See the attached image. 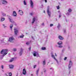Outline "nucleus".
<instances>
[{
    "label": "nucleus",
    "mask_w": 76,
    "mask_h": 76,
    "mask_svg": "<svg viewBox=\"0 0 76 76\" xmlns=\"http://www.w3.org/2000/svg\"><path fill=\"white\" fill-rule=\"evenodd\" d=\"M7 49H5V50H2L1 52V54H3V55H2V56H1L0 57H1H1H2V58H3V57L4 56H6L7 54Z\"/></svg>",
    "instance_id": "nucleus-1"
},
{
    "label": "nucleus",
    "mask_w": 76,
    "mask_h": 76,
    "mask_svg": "<svg viewBox=\"0 0 76 76\" xmlns=\"http://www.w3.org/2000/svg\"><path fill=\"white\" fill-rule=\"evenodd\" d=\"M47 12L49 17L51 16V11H50V7H48Z\"/></svg>",
    "instance_id": "nucleus-2"
},
{
    "label": "nucleus",
    "mask_w": 76,
    "mask_h": 76,
    "mask_svg": "<svg viewBox=\"0 0 76 76\" xmlns=\"http://www.w3.org/2000/svg\"><path fill=\"white\" fill-rule=\"evenodd\" d=\"M68 12H67L66 13V15H67V16H69L70 15V12H72V10L70 8L68 9Z\"/></svg>",
    "instance_id": "nucleus-3"
},
{
    "label": "nucleus",
    "mask_w": 76,
    "mask_h": 76,
    "mask_svg": "<svg viewBox=\"0 0 76 76\" xmlns=\"http://www.w3.org/2000/svg\"><path fill=\"white\" fill-rule=\"evenodd\" d=\"M73 63H72V61H69V64L68 65L69 69H70V68H71V67L72 66V64Z\"/></svg>",
    "instance_id": "nucleus-4"
},
{
    "label": "nucleus",
    "mask_w": 76,
    "mask_h": 76,
    "mask_svg": "<svg viewBox=\"0 0 76 76\" xmlns=\"http://www.w3.org/2000/svg\"><path fill=\"white\" fill-rule=\"evenodd\" d=\"M14 33L15 35H18L17 34L19 33V30L16 28H14Z\"/></svg>",
    "instance_id": "nucleus-5"
},
{
    "label": "nucleus",
    "mask_w": 76,
    "mask_h": 76,
    "mask_svg": "<svg viewBox=\"0 0 76 76\" xmlns=\"http://www.w3.org/2000/svg\"><path fill=\"white\" fill-rule=\"evenodd\" d=\"M33 54L34 57H35L36 56L37 57H39L38 53V52H34L33 53Z\"/></svg>",
    "instance_id": "nucleus-6"
},
{
    "label": "nucleus",
    "mask_w": 76,
    "mask_h": 76,
    "mask_svg": "<svg viewBox=\"0 0 76 76\" xmlns=\"http://www.w3.org/2000/svg\"><path fill=\"white\" fill-rule=\"evenodd\" d=\"M1 3L3 4H6L7 3V2L6 0H1Z\"/></svg>",
    "instance_id": "nucleus-7"
},
{
    "label": "nucleus",
    "mask_w": 76,
    "mask_h": 76,
    "mask_svg": "<svg viewBox=\"0 0 76 76\" xmlns=\"http://www.w3.org/2000/svg\"><path fill=\"white\" fill-rule=\"evenodd\" d=\"M10 19V21L11 22V23H13L15 25H16V23L15 22H14L13 20H12V18H9Z\"/></svg>",
    "instance_id": "nucleus-8"
},
{
    "label": "nucleus",
    "mask_w": 76,
    "mask_h": 76,
    "mask_svg": "<svg viewBox=\"0 0 76 76\" xmlns=\"http://www.w3.org/2000/svg\"><path fill=\"white\" fill-rule=\"evenodd\" d=\"M51 57L52 58H54L55 60H56L57 63H58V61H57V60L56 58L55 57V56H54V55H53V53H51Z\"/></svg>",
    "instance_id": "nucleus-9"
},
{
    "label": "nucleus",
    "mask_w": 76,
    "mask_h": 76,
    "mask_svg": "<svg viewBox=\"0 0 76 76\" xmlns=\"http://www.w3.org/2000/svg\"><path fill=\"white\" fill-rule=\"evenodd\" d=\"M30 3L31 7L32 8H33V7H34V3H33V1H32V0H30Z\"/></svg>",
    "instance_id": "nucleus-10"
},
{
    "label": "nucleus",
    "mask_w": 76,
    "mask_h": 76,
    "mask_svg": "<svg viewBox=\"0 0 76 76\" xmlns=\"http://www.w3.org/2000/svg\"><path fill=\"white\" fill-rule=\"evenodd\" d=\"M15 39L13 37H10L8 41L10 42H12L13 40H14Z\"/></svg>",
    "instance_id": "nucleus-11"
},
{
    "label": "nucleus",
    "mask_w": 76,
    "mask_h": 76,
    "mask_svg": "<svg viewBox=\"0 0 76 76\" xmlns=\"http://www.w3.org/2000/svg\"><path fill=\"white\" fill-rule=\"evenodd\" d=\"M23 74L24 75H25L26 74V70L25 69H23Z\"/></svg>",
    "instance_id": "nucleus-12"
},
{
    "label": "nucleus",
    "mask_w": 76,
    "mask_h": 76,
    "mask_svg": "<svg viewBox=\"0 0 76 76\" xmlns=\"http://www.w3.org/2000/svg\"><path fill=\"white\" fill-rule=\"evenodd\" d=\"M12 15L13 16H16V15H17V14H16V11H14L13 12Z\"/></svg>",
    "instance_id": "nucleus-13"
},
{
    "label": "nucleus",
    "mask_w": 76,
    "mask_h": 76,
    "mask_svg": "<svg viewBox=\"0 0 76 76\" xmlns=\"http://www.w3.org/2000/svg\"><path fill=\"white\" fill-rule=\"evenodd\" d=\"M19 13L20 15H22L23 14V11L20 10H19Z\"/></svg>",
    "instance_id": "nucleus-14"
},
{
    "label": "nucleus",
    "mask_w": 76,
    "mask_h": 76,
    "mask_svg": "<svg viewBox=\"0 0 76 76\" xmlns=\"http://www.w3.org/2000/svg\"><path fill=\"white\" fill-rule=\"evenodd\" d=\"M23 51V49H22L21 48L20 49V53H19V54L20 55V56H21V55H22V52Z\"/></svg>",
    "instance_id": "nucleus-15"
},
{
    "label": "nucleus",
    "mask_w": 76,
    "mask_h": 76,
    "mask_svg": "<svg viewBox=\"0 0 76 76\" xmlns=\"http://www.w3.org/2000/svg\"><path fill=\"white\" fill-rule=\"evenodd\" d=\"M58 38L59 39H60V40H63V39H64V38H63V37H62L61 36H59L58 37Z\"/></svg>",
    "instance_id": "nucleus-16"
},
{
    "label": "nucleus",
    "mask_w": 76,
    "mask_h": 76,
    "mask_svg": "<svg viewBox=\"0 0 76 76\" xmlns=\"http://www.w3.org/2000/svg\"><path fill=\"white\" fill-rule=\"evenodd\" d=\"M35 20H36V18H33V21L32 22V24L35 22Z\"/></svg>",
    "instance_id": "nucleus-17"
},
{
    "label": "nucleus",
    "mask_w": 76,
    "mask_h": 76,
    "mask_svg": "<svg viewBox=\"0 0 76 76\" xmlns=\"http://www.w3.org/2000/svg\"><path fill=\"white\" fill-rule=\"evenodd\" d=\"M10 69H13L14 66L13 65L10 64L9 65Z\"/></svg>",
    "instance_id": "nucleus-18"
},
{
    "label": "nucleus",
    "mask_w": 76,
    "mask_h": 76,
    "mask_svg": "<svg viewBox=\"0 0 76 76\" xmlns=\"http://www.w3.org/2000/svg\"><path fill=\"white\" fill-rule=\"evenodd\" d=\"M13 24H11L10 25V27L11 29H12V28H13Z\"/></svg>",
    "instance_id": "nucleus-19"
},
{
    "label": "nucleus",
    "mask_w": 76,
    "mask_h": 76,
    "mask_svg": "<svg viewBox=\"0 0 76 76\" xmlns=\"http://www.w3.org/2000/svg\"><path fill=\"white\" fill-rule=\"evenodd\" d=\"M14 59H15V58H12L9 61V62H12V61H13Z\"/></svg>",
    "instance_id": "nucleus-20"
},
{
    "label": "nucleus",
    "mask_w": 76,
    "mask_h": 76,
    "mask_svg": "<svg viewBox=\"0 0 76 76\" xmlns=\"http://www.w3.org/2000/svg\"><path fill=\"white\" fill-rule=\"evenodd\" d=\"M4 18L1 17V22H3L4 20Z\"/></svg>",
    "instance_id": "nucleus-21"
},
{
    "label": "nucleus",
    "mask_w": 76,
    "mask_h": 76,
    "mask_svg": "<svg viewBox=\"0 0 76 76\" xmlns=\"http://www.w3.org/2000/svg\"><path fill=\"white\" fill-rule=\"evenodd\" d=\"M62 42L59 41L58 43V45H61V44H62Z\"/></svg>",
    "instance_id": "nucleus-22"
},
{
    "label": "nucleus",
    "mask_w": 76,
    "mask_h": 76,
    "mask_svg": "<svg viewBox=\"0 0 76 76\" xmlns=\"http://www.w3.org/2000/svg\"><path fill=\"white\" fill-rule=\"evenodd\" d=\"M39 69H38L37 71H36V74H37V75H38V72H39Z\"/></svg>",
    "instance_id": "nucleus-23"
},
{
    "label": "nucleus",
    "mask_w": 76,
    "mask_h": 76,
    "mask_svg": "<svg viewBox=\"0 0 76 76\" xmlns=\"http://www.w3.org/2000/svg\"><path fill=\"white\" fill-rule=\"evenodd\" d=\"M58 12L59 13V18H61V13H60L59 11H58Z\"/></svg>",
    "instance_id": "nucleus-24"
},
{
    "label": "nucleus",
    "mask_w": 76,
    "mask_h": 76,
    "mask_svg": "<svg viewBox=\"0 0 76 76\" xmlns=\"http://www.w3.org/2000/svg\"><path fill=\"white\" fill-rule=\"evenodd\" d=\"M45 62H46V61L45 60H44L43 62V65H45Z\"/></svg>",
    "instance_id": "nucleus-25"
},
{
    "label": "nucleus",
    "mask_w": 76,
    "mask_h": 76,
    "mask_svg": "<svg viewBox=\"0 0 76 76\" xmlns=\"http://www.w3.org/2000/svg\"><path fill=\"white\" fill-rule=\"evenodd\" d=\"M60 23H58L57 26V28L58 29H59V28H60Z\"/></svg>",
    "instance_id": "nucleus-26"
},
{
    "label": "nucleus",
    "mask_w": 76,
    "mask_h": 76,
    "mask_svg": "<svg viewBox=\"0 0 76 76\" xmlns=\"http://www.w3.org/2000/svg\"><path fill=\"white\" fill-rule=\"evenodd\" d=\"M23 2L24 5H26V1H24Z\"/></svg>",
    "instance_id": "nucleus-27"
},
{
    "label": "nucleus",
    "mask_w": 76,
    "mask_h": 76,
    "mask_svg": "<svg viewBox=\"0 0 76 76\" xmlns=\"http://www.w3.org/2000/svg\"><path fill=\"white\" fill-rule=\"evenodd\" d=\"M8 74L9 75V76H12V73H11V72L9 73Z\"/></svg>",
    "instance_id": "nucleus-28"
},
{
    "label": "nucleus",
    "mask_w": 76,
    "mask_h": 76,
    "mask_svg": "<svg viewBox=\"0 0 76 76\" xmlns=\"http://www.w3.org/2000/svg\"><path fill=\"white\" fill-rule=\"evenodd\" d=\"M30 43V42H26V45H29V44Z\"/></svg>",
    "instance_id": "nucleus-29"
},
{
    "label": "nucleus",
    "mask_w": 76,
    "mask_h": 76,
    "mask_svg": "<svg viewBox=\"0 0 76 76\" xmlns=\"http://www.w3.org/2000/svg\"><path fill=\"white\" fill-rule=\"evenodd\" d=\"M16 48H14L13 49V51H16Z\"/></svg>",
    "instance_id": "nucleus-30"
},
{
    "label": "nucleus",
    "mask_w": 76,
    "mask_h": 76,
    "mask_svg": "<svg viewBox=\"0 0 76 76\" xmlns=\"http://www.w3.org/2000/svg\"><path fill=\"white\" fill-rule=\"evenodd\" d=\"M42 50H45V47H43V48H42Z\"/></svg>",
    "instance_id": "nucleus-31"
},
{
    "label": "nucleus",
    "mask_w": 76,
    "mask_h": 76,
    "mask_svg": "<svg viewBox=\"0 0 76 76\" xmlns=\"http://www.w3.org/2000/svg\"><path fill=\"white\" fill-rule=\"evenodd\" d=\"M23 37H24V35H22L20 36V38H23Z\"/></svg>",
    "instance_id": "nucleus-32"
},
{
    "label": "nucleus",
    "mask_w": 76,
    "mask_h": 76,
    "mask_svg": "<svg viewBox=\"0 0 76 76\" xmlns=\"http://www.w3.org/2000/svg\"><path fill=\"white\" fill-rule=\"evenodd\" d=\"M53 24H50V27H51L52 26H53Z\"/></svg>",
    "instance_id": "nucleus-33"
},
{
    "label": "nucleus",
    "mask_w": 76,
    "mask_h": 76,
    "mask_svg": "<svg viewBox=\"0 0 76 76\" xmlns=\"http://www.w3.org/2000/svg\"><path fill=\"white\" fill-rule=\"evenodd\" d=\"M57 9H60V7H59V6H57Z\"/></svg>",
    "instance_id": "nucleus-34"
},
{
    "label": "nucleus",
    "mask_w": 76,
    "mask_h": 76,
    "mask_svg": "<svg viewBox=\"0 0 76 76\" xmlns=\"http://www.w3.org/2000/svg\"><path fill=\"white\" fill-rule=\"evenodd\" d=\"M67 57H65L64 59V60H66V59H67Z\"/></svg>",
    "instance_id": "nucleus-35"
},
{
    "label": "nucleus",
    "mask_w": 76,
    "mask_h": 76,
    "mask_svg": "<svg viewBox=\"0 0 76 76\" xmlns=\"http://www.w3.org/2000/svg\"><path fill=\"white\" fill-rule=\"evenodd\" d=\"M64 33H65L66 32V29H64Z\"/></svg>",
    "instance_id": "nucleus-36"
},
{
    "label": "nucleus",
    "mask_w": 76,
    "mask_h": 76,
    "mask_svg": "<svg viewBox=\"0 0 76 76\" xmlns=\"http://www.w3.org/2000/svg\"><path fill=\"white\" fill-rule=\"evenodd\" d=\"M63 46H62V45H59V47L60 48H61V47H62Z\"/></svg>",
    "instance_id": "nucleus-37"
},
{
    "label": "nucleus",
    "mask_w": 76,
    "mask_h": 76,
    "mask_svg": "<svg viewBox=\"0 0 76 76\" xmlns=\"http://www.w3.org/2000/svg\"><path fill=\"white\" fill-rule=\"evenodd\" d=\"M2 15L3 16H5L6 15V14H4V13H3L2 14Z\"/></svg>",
    "instance_id": "nucleus-38"
},
{
    "label": "nucleus",
    "mask_w": 76,
    "mask_h": 76,
    "mask_svg": "<svg viewBox=\"0 0 76 76\" xmlns=\"http://www.w3.org/2000/svg\"><path fill=\"white\" fill-rule=\"evenodd\" d=\"M37 67V65H35L34 66V69H35V67Z\"/></svg>",
    "instance_id": "nucleus-39"
},
{
    "label": "nucleus",
    "mask_w": 76,
    "mask_h": 76,
    "mask_svg": "<svg viewBox=\"0 0 76 76\" xmlns=\"http://www.w3.org/2000/svg\"><path fill=\"white\" fill-rule=\"evenodd\" d=\"M1 68H2V69H3V68H4L3 65H2L1 66Z\"/></svg>",
    "instance_id": "nucleus-40"
},
{
    "label": "nucleus",
    "mask_w": 76,
    "mask_h": 76,
    "mask_svg": "<svg viewBox=\"0 0 76 76\" xmlns=\"http://www.w3.org/2000/svg\"><path fill=\"white\" fill-rule=\"evenodd\" d=\"M30 15H31V16H32L33 15V13H31L30 14Z\"/></svg>",
    "instance_id": "nucleus-41"
},
{
    "label": "nucleus",
    "mask_w": 76,
    "mask_h": 76,
    "mask_svg": "<svg viewBox=\"0 0 76 76\" xmlns=\"http://www.w3.org/2000/svg\"><path fill=\"white\" fill-rule=\"evenodd\" d=\"M43 71L44 72H46V70H45V69H44L43 70Z\"/></svg>",
    "instance_id": "nucleus-42"
},
{
    "label": "nucleus",
    "mask_w": 76,
    "mask_h": 76,
    "mask_svg": "<svg viewBox=\"0 0 76 76\" xmlns=\"http://www.w3.org/2000/svg\"><path fill=\"white\" fill-rule=\"evenodd\" d=\"M45 3H47V0H45Z\"/></svg>",
    "instance_id": "nucleus-43"
},
{
    "label": "nucleus",
    "mask_w": 76,
    "mask_h": 76,
    "mask_svg": "<svg viewBox=\"0 0 76 76\" xmlns=\"http://www.w3.org/2000/svg\"><path fill=\"white\" fill-rule=\"evenodd\" d=\"M28 50H29V51H30V50H31V47H30V48H28Z\"/></svg>",
    "instance_id": "nucleus-44"
},
{
    "label": "nucleus",
    "mask_w": 76,
    "mask_h": 76,
    "mask_svg": "<svg viewBox=\"0 0 76 76\" xmlns=\"http://www.w3.org/2000/svg\"><path fill=\"white\" fill-rule=\"evenodd\" d=\"M55 56H57V54L56 53H55Z\"/></svg>",
    "instance_id": "nucleus-45"
},
{
    "label": "nucleus",
    "mask_w": 76,
    "mask_h": 76,
    "mask_svg": "<svg viewBox=\"0 0 76 76\" xmlns=\"http://www.w3.org/2000/svg\"><path fill=\"white\" fill-rule=\"evenodd\" d=\"M32 38L33 39H34V38L33 37H32Z\"/></svg>",
    "instance_id": "nucleus-46"
},
{
    "label": "nucleus",
    "mask_w": 76,
    "mask_h": 76,
    "mask_svg": "<svg viewBox=\"0 0 76 76\" xmlns=\"http://www.w3.org/2000/svg\"><path fill=\"white\" fill-rule=\"evenodd\" d=\"M44 23H42V25H44Z\"/></svg>",
    "instance_id": "nucleus-47"
},
{
    "label": "nucleus",
    "mask_w": 76,
    "mask_h": 76,
    "mask_svg": "<svg viewBox=\"0 0 76 76\" xmlns=\"http://www.w3.org/2000/svg\"><path fill=\"white\" fill-rule=\"evenodd\" d=\"M6 27H7L6 26H4V28H6Z\"/></svg>",
    "instance_id": "nucleus-48"
},
{
    "label": "nucleus",
    "mask_w": 76,
    "mask_h": 76,
    "mask_svg": "<svg viewBox=\"0 0 76 76\" xmlns=\"http://www.w3.org/2000/svg\"><path fill=\"white\" fill-rule=\"evenodd\" d=\"M44 13H45V10L44 11Z\"/></svg>",
    "instance_id": "nucleus-49"
},
{
    "label": "nucleus",
    "mask_w": 76,
    "mask_h": 76,
    "mask_svg": "<svg viewBox=\"0 0 76 76\" xmlns=\"http://www.w3.org/2000/svg\"><path fill=\"white\" fill-rule=\"evenodd\" d=\"M42 7H43V5H42Z\"/></svg>",
    "instance_id": "nucleus-50"
},
{
    "label": "nucleus",
    "mask_w": 76,
    "mask_h": 76,
    "mask_svg": "<svg viewBox=\"0 0 76 76\" xmlns=\"http://www.w3.org/2000/svg\"><path fill=\"white\" fill-rule=\"evenodd\" d=\"M70 72L69 71V73L70 74Z\"/></svg>",
    "instance_id": "nucleus-51"
},
{
    "label": "nucleus",
    "mask_w": 76,
    "mask_h": 76,
    "mask_svg": "<svg viewBox=\"0 0 76 76\" xmlns=\"http://www.w3.org/2000/svg\"><path fill=\"white\" fill-rule=\"evenodd\" d=\"M6 76H7V74H6Z\"/></svg>",
    "instance_id": "nucleus-52"
},
{
    "label": "nucleus",
    "mask_w": 76,
    "mask_h": 76,
    "mask_svg": "<svg viewBox=\"0 0 76 76\" xmlns=\"http://www.w3.org/2000/svg\"><path fill=\"white\" fill-rule=\"evenodd\" d=\"M3 26H4V25L3 24Z\"/></svg>",
    "instance_id": "nucleus-53"
},
{
    "label": "nucleus",
    "mask_w": 76,
    "mask_h": 76,
    "mask_svg": "<svg viewBox=\"0 0 76 76\" xmlns=\"http://www.w3.org/2000/svg\"><path fill=\"white\" fill-rule=\"evenodd\" d=\"M50 69H52V68H50Z\"/></svg>",
    "instance_id": "nucleus-54"
},
{
    "label": "nucleus",
    "mask_w": 76,
    "mask_h": 76,
    "mask_svg": "<svg viewBox=\"0 0 76 76\" xmlns=\"http://www.w3.org/2000/svg\"><path fill=\"white\" fill-rule=\"evenodd\" d=\"M32 75H33V74H31V76H32Z\"/></svg>",
    "instance_id": "nucleus-55"
},
{
    "label": "nucleus",
    "mask_w": 76,
    "mask_h": 76,
    "mask_svg": "<svg viewBox=\"0 0 76 76\" xmlns=\"http://www.w3.org/2000/svg\"><path fill=\"white\" fill-rule=\"evenodd\" d=\"M16 76H18V75H17Z\"/></svg>",
    "instance_id": "nucleus-56"
},
{
    "label": "nucleus",
    "mask_w": 76,
    "mask_h": 76,
    "mask_svg": "<svg viewBox=\"0 0 76 76\" xmlns=\"http://www.w3.org/2000/svg\"><path fill=\"white\" fill-rule=\"evenodd\" d=\"M61 0V1H62V0Z\"/></svg>",
    "instance_id": "nucleus-57"
},
{
    "label": "nucleus",
    "mask_w": 76,
    "mask_h": 76,
    "mask_svg": "<svg viewBox=\"0 0 76 76\" xmlns=\"http://www.w3.org/2000/svg\"><path fill=\"white\" fill-rule=\"evenodd\" d=\"M0 4H1V3H0Z\"/></svg>",
    "instance_id": "nucleus-58"
},
{
    "label": "nucleus",
    "mask_w": 76,
    "mask_h": 76,
    "mask_svg": "<svg viewBox=\"0 0 76 76\" xmlns=\"http://www.w3.org/2000/svg\"><path fill=\"white\" fill-rule=\"evenodd\" d=\"M26 34H27V33H26Z\"/></svg>",
    "instance_id": "nucleus-59"
},
{
    "label": "nucleus",
    "mask_w": 76,
    "mask_h": 76,
    "mask_svg": "<svg viewBox=\"0 0 76 76\" xmlns=\"http://www.w3.org/2000/svg\"><path fill=\"white\" fill-rule=\"evenodd\" d=\"M64 17H65V16H64Z\"/></svg>",
    "instance_id": "nucleus-60"
}]
</instances>
